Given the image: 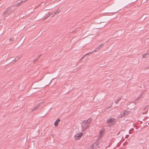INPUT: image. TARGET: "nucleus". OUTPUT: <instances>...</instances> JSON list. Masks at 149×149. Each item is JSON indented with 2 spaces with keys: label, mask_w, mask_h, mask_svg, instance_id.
Returning <instances> with one entry per match:
<instances>
[{
  "label": "nucleus",
  "mask_w": 149,
  "mask_h": 149,
  "mask_svg": "<svg viewBox=\"0 0 149 149\" xmlns=\"http://www.w3.org/2000/svg\"><path fill=\"white\" fill-rule=\"evenodd\" d=\"M142 57L143 58H147L149 57V53H147L146 54H144L142 55Z\"/></svg>",
  "instance_id": "obj_5"
},
{
  "label": "nucleus",
  "mask_w": 149,
  "mask_h": 149,
  "mask_svg": "<svg viewBox=\"0 0 149 149\" xmlns=\"http://www.w3.org/2000/svg\"><path fill=\"white\" fill-rule=\"evenodd\" d=\"M23 3V1H21L19 2V3H18L16 4V5L17 6H19L20 5L22 4Z\"/></svg>",
  "instance_id": "obj_10"
},
{
  "label": "nucleus",
  "mask_w": 149,
  "mask_h": 149,
  "mask_svg": "<svg viewBox=\"0 0 149 149\" xmlns=\"http://www.w3.org/2000/svg\"><path fill=\"white\" fill-rule=\"evenodd\" d=\"M91 121V120L89 119L87 120H84L83 122V124L82 125V131H84L89 127L90 126V123Z\"/></svg>",
  "instance_id": "obj_1"
},
{
  "label": "nucleus",
  "mask_w": 149,
  "mask_h": 149,
  "mask_svg": "<svg viewBox=\"0 0 149 149\" xmlns=\"http://www.w3.org/2000/svg\"><path fill=\"white\" fill-rule=\"evenodd\" d=\"M103 46V44H101L98 47V49H99L101 47H102Z\"/></svg>",
  "instance_id": "obj_13"
},
{
  "label": "nucleus",
  "mask_w": 149,
  "mask_h": 149,
  "mask_svg": "<svg viewBox=\"0 0 149 149\" xmlns=\"http://www.w3.org/2000/svg\"><path fill=\"white\" fill-rule=\"evenodd\" d=\"M75 131L76 132V134L74 135L75 139L77 140H79L82 136L83 135V133L81 132H78V128L76 127L75 129Z\"/></svg>",
  "instance_id": "obj_2"
},
{
  "label": "nucleus",
  "mask_w": 149,
  "mask_h": 149,
  "mask_svg": "<svg viewBox=\"0 0 149 149\" xmlns=\"http://www.w3.org/2000/svg\"><path fill=\"white\" fill-rule=\"evenodd\" d=\"M19 59V58H17V60H18V59Z\"/></svg>",
  "instance_id": "obj_17"
},
{
  "label": "nucleus",
  "mask_w": 149,
  "mask_h": 149,
  "mask_svg": "<svg viewBox=\"0 0 149 149\" xmlns=\"http://www.w3.org/2000/svg\"><path fill=\"white\" fill-rule=\"evenodd\" d=\"M104 131L103 130H101L100 132V135H101L103 134Z\"/></svg>",
  "instance_id": "obj_12"
},
{
  "label": "nucleus",
  "mask_w": 149,
  "mask_h": 149,
  "mask_svg": "<svg viewBox=\"0 0 149 149\" xmlns=\"http://www.w3.org/2000/svg\"><path fill=\"white\" fill-rule=\"evenodd\" d=\"M53 15V13H52V12L51 13H49L48 15H47V16L45 17V18H47L51 15H52V17H53L55 15Z\"/></svg>",
  "instance_id": "obj_9"
},
{
  "label": "nucleus",
  "mask_w": 149,
  "mask_h": 149,
  "mask_svg": "<svg viewBox=\"0 0 149 149\" xmlns=\"http://www.w3.org/2000/svg\"><path fill=\"white\" fill-rule=\"evenodd\" d=\"M87 54H86V55H85V56H86V55H87Z\"/></svg>",
  "instance_id": "obj_16"
},
{
  "label": "nucleus",
  "mask_w": 149,
  "mask_h": 149,
  "mask_svg": "<svg viewBox=\"0 0 149 149\" xmlns=\"http://www.w3.org/2000/svg\"><path fill=\"white\" fill-rule=\"evenodd\" d=\"M14 38H10L9 39V41L10 42H12V41H13V40H14Z\"/></svg>",
  "instance_id": "obj_14"
},
{
  "label": "nucleus",
  "mask_w": 149,
  "mask_h": 149,
  "mask_svg": "<svg viewBox=\"0 0 149 149\" xmlns=\"http://www.w3.org/2000/svg\"><path fill=\"white\" fill-rule=\"evenodd\" d=\"M11 12V8H8L7 9L6 11L3 13V14L6 15V14L10 13Z\"/></svg>",
  "instance_id": "obj_4"
},
{
  "label": "nucleus",
  "mask_w": 149,
  "mask_h": 149,
  "mask_svg": "<svg viewBox=\"0 0 149 149\" xmlns=\"http://www.w3.org/2000/svg\"><path fill=\"white\" fill-rule=\"evenodd\" d=\"M129 112L128 111H124L123 113V116H125L128 115L129 114Z\"/></svg>",
  "instance_id": "obj_8"
},
{
  "label": "nucleus",
  "mask_w": 149,
  "mask_h": 149,
  "mask_svg": "<svg viewBox=\"0 0 149 149\" xmlns=\"http://www.w3.org/2000/svg\"><path fill=\"white\" fill-rule=\"evenodd\" d=\"M98 51V49H97V48H96V49H95V51H95V52H97V51Z\"/></svg>",
  "instance_id": "obj_15"
},
{
  "label": "nucleus",
  "mask_w": 149,
  "mask_h": 149,
  "mask_svg": "<svg viewBox=\"0 0 149 149\" xmlns=\"http://www.w3.org/2000/svg\"><path fill=\"white\" fill-rule=\"evenodd\" d=\"M60 119L59 118L54 123V125L56 127L58 125V123L60 122Z\"/></svg>",
  "instance_id": "obj_6"
},
{
  "label": "nucleus",
  "mask_w": 149,
  "mask_h": 149,
  "mask_svg": "<svg viewBox=\"0 0 149 149\" xmlns=\"http://www.w3.org/2000/svg\"><path fill=\"white\" fill-rule=\"evenodd\" d=\"M116 121V119L114 118H110L107 120V122L108 123H113Z\"/></svg>",
  "instance_id": "obj_3"
},
{
  "label": "nucleus",
  "mask_w": 149,
  "mask_h": 149,
  "mask_svg": "<svg viewBox=\"0 0 149 149\" xmlns=\"http://www.w3.org/2000/svg\"><path fill=\"white\" fill-rule=\"evenodd\" d=\"M43 104V102H41L40 103H39V104H38V105L37 106L36 109H37L38 107H39L40 105Z\"/></svg>",
  "instance_id": "obj_11"
},
{
  "label": "nucleus",
  "mask_w": 149,
  "mask_h": 149,
  "mask_svg": "<svg viewBox=\"0 0 149 149\" xmlns=\"http://www.w3.org/2000/svg\"><path fill=\"white\" fill-rule=\"evenodd\" d=\"M60 12V9H58L55 12H52V13H53V15H55L56 14L59 13Z\"/></svg>",
  "instance_id": "obj_7"
}]
</instances>
